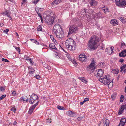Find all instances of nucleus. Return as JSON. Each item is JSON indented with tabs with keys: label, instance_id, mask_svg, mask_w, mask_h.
<instances>
[{
	"label": "nucleus",
	"instance_id": "nucleus-1",
	"mask_svg": "<svg viewBox=\"0 0 126 126\" xmlns=\"http://www.w3.org/2000/svg\"><path fill=\"white\" fill-rule=\"evenodd\" d=\"M100 41L98 37L95 36H92L89 41L88 47L91 50H94L97 48L99 45L98 44Z\"/></svg>",
	"mask_w": 126,
	"mask_h": 126
},
{
	"label": "nucleus",
	"instance_id": "nucleus-2",
	"mask_svg": "<svg viewBox=\"0 0 126 126\" xmlns=\"http://www.w3.org/2000/svg\"><path fill=\"white\" fill-rule=\"evenodd\" d=\"M75 44V42L71 38L67 39L65 43L66 47L70 50H75L76 47Z\"/></svg>",
	"mask_w": 126,
	"mask_h": 126
},
{
	"label": "nucleus",
	"instance_id": "nucleus-3",
	"mask_svg": "<svg viewBox=\"0 0 126 126\" xmlns=\"http://www.w3.org/2000/svg\"><path fill=\"white\" fill-rule=\"evenodd\" d=\"M110 76L108 75H104L103 77H101V78L99 79V81L106 85L110 81Z\"/></svg>",
	"mask_w": 126,
	"mask_h": 126
},
{
	"label": "nucleus",
	"instance_id": "nucleus-4",
	"mask_svg": "<svg viewBox=\"0 0 126 126\" xmlns=\"http://www.w3.org/2000/svg\"><path fill=\"white\" fill-rule=\"evenodd\" d=\"M103 70L101 69L96 70L94 73L95 77L98 78L99 79L101 78V77L103 76Z\"/></svg>",
	"mask_w": 126,
	"mask_h": 126
},
{
	"label": "nucleus",
	"instance_id": "nucleus-5",
	"mask_svg": "<svg viewBox=\"0 0 126 126\" xmlns=\"http://www.w3.org/2000/svg\"><path fill=\"white\" fill-rule=\"evenodd\" d=\"M38 97L36 94H33L30 96V98L29 103L31 104H32L37 99Z\"/></svg>",
	"mask_w": 126,
	"mask_h": 126
},
{
	"label": "nucleus",
	"instance_id": "nucleus-6",
	"mask_svg": "<svg viewBox=\"0 0 126 126\" xmlns=\"http://www.w3.org/2000/svg\"><path fill=\"white\" fill-rule=\"evenodd\" d=\"M115 3L120 7L126 5V0H115Z\"/></svg>",
	"mask_w": 126,
	"mask_h": 126
},
{
	"label": "nucleus",
	"instance_id": "nucleus-7",
	"mask_svg": "<svg viewBox=\"0 0 126 126\" xmlns=\"http://www.w3.org/2000/svg\"><path fill=\"white\" fill-rule=\"evenodd\" d=\"M78 28L75 26H72L69 28L68 35L73 33H76L77 31Z\"/></svg>",
	"mask_w": 126,
	"mask_h": 126
},
{
	"label": "nucleus",
	"instance_id": "nucleus-8",
	"mask_svg": "<svg viewBox=\"0 0 126 126\" xmlns=\"http://www.w3.org/2000/svg\"><path fill=\"white\" fill-rule=\"evenodd\" d=\"M54 20L53 17L47 16L46 17L45 21L48 25H51L53 23Z\"/></svg>",
	"mask_w": 126,
	"mask_h": 126
},
{
	"label": "nucleus",
	"instance_id": "nucleus-9",
	"mask_svg": "<svg viewBox=\"0 0 126 126\" xmlns=\"http://www.w3.org/2000/svg\"><path fill=\"white\" fill-rule=\"evenodd\" d=\"M91 64L88 66V68L89 69H90L91 70H93L95 68V67L94 65L95 62L94 60V59L93 58L91 60Z\"/></svg>",
	"mask_w": 126,
	"mask_h": 126
},
{
	"label": "nucleus",
	"instance_id": "nucleus-10",
	"mask_svg": "<svg viewBox=\"0 0 126 126\" xmlns=\"http://www.w3.org/2000/svg\"><path fill=\"white\" fill-rule=\"evenodd\" d=\"M55 34L56 37L58 38L61 39L63 37L64 35L62 30L54 33Z\"/></svg>",
	"mask_w": 126,
	"mask_h": 126
},
{
	"label": "nucleus",
	"instance_id": "nucleus-11",
	"mask_svg": "<svg viewBox=\"0 0 126 126\" xmlns=\"http://www.w3.org/2000/svg\"><path fill=\"white\" fill-rule=\"evenodd\" d=\"M39 102V101H37L34 105L32 106L30 108L29 111L28 113L29 114H31L35 107L38 105Z\"/></svg>",
	"mask_w": 126,
	"mask_h": 126
},
{
	"label": "nucleus",
	"instance_id": "nucleus-12",
	"mask_svg": "<svg viewBox=\"0 0 126 126\" xmlns=\"http://www.w3.org/2000/svg\"><path fill=\"white\" fill-rule=\"evenodd\" d=\"M62 28L60 25L58 24H56L53 27V32L54 33L61 30Z\"/></svg>",
	"mask_w": 126,
	"mask_h": 126
},
{
	"label": "nucleus",
	"instance_id": "nucleus-13",
	"mask_svg": "<svg viewBox=\"0 0 126 126\" xmlns=\"http://www.w3.org/2000/svg\"><path fill=\"white\" fill-rule=\"evenodd\" d=\"M79 60L82 62H85L87 60V56L85 54H80L79 56Z\"/></svg>",
	"mask_w": 126,
	"mask_h": 126
},
{
	"label": "nucleus",
	"instance_id": "nucleus-14",
	"mask_svg": "<svg viewBox=\"0 0 126 126\" xmlns=\"http://www.w3.org/2000/svg\"><path fill=\"white\" fill-rule=\"evenodd\" d=\"M113 49L112 47H108L106 49L105 51L106 52H108V54H110L113 52Z\"/></svg>",
	"mask_w": 126,
	"mask_h": 126
},
{
	"label": "nucleus",
	"instance_id": "nucleus-15",
	"mask_svg": "<svg viewBox=\"0 0 126 126\" xmlns=\"http://www.w3.org/2000/svg\"><path fill=\"white\" fill-rule=\"evenodd\" d=\"M125 106L124 105H122L120 107V109L119 110L118 113V115L122 114L124 111V109H125Z\"/></svg>",
	"mask_w": 126,
	"mask_h": 126
},
{
	"label": "nucleus",
	"instance_id": "nucleus-16",
	"mask_svg": "<svg viewBox=\"0 0 126 126\" xmlns=\"http://www.w3.org/2000/svg\"><path fill=\"white\" fill-rule=\"evenodd\" d=\"M61 1V0H55L52 2L51 4L52 6H55L58 4Z\"/></svg>",
	"mask_w": 126,
	"mask_h": 126
},
{
	"label": "nucleus",
	"instance_id": "nucleus-17",
	"mask_svg": "<svg viewBox=\"0 0 126 126\" xmlns=\"http://www.w3.org/2000/svg\"><path fill=\"white\" fill-rule=\"evenodd\" d=\"M119 56L120 57H124L126 56V49L124 50L119 54Z\"/></svg>",
	"mask_w": 126,
	"mask_h": 126
},
{
	"label": "nucleus",
	"instance_id": "nucleus-18",
	"mask_svg": "<svg viewBox=\"0 0 126 126\" xmlns=\"http://www.w3.org/2000/svg\"><path fill=\"white\" fill-rule=\"evenodd\" d=\"M66 113L70 117H74L75 116L74 113L70 110L67 111Z\"/></svg>",
	"mask_w": 126,
	"mask_h": 126
},
{
	"label": "nucleus",
	"instance_id": "nucleus-19",
	"mask_svg": "<svg viewBox=\"0 0 126 126\" xmlns=\"http://www.w3.org/2000/svg\"><path fill=\"white\" fill-rule=\"evenodd\" d=\"M90 3L91 6H95L97 5V2L95 0H91Z\"/></svg>",
	"mask_w": 126,
	"mask_h": 126
},
{
	"label": "nucleus",
	"instance_id": "nucleus-20",
	"mask_svg": "<svg viewBox=\"0 0 126 126\" xmlns=\"http://www.w3.org/2000/svg\"><path fill=\"white\" fill-rule=\"evenodd\" d=\"M110 23L113 25L116 26L118 24V22L117 20L114 19L111 20Z\"/></svg>",
	"mask_w": 126,
	"mask_h": 126
},
{
	"label": "nucleus",
	"instance_id": "nucleus-21",
	"mask_svg": "<svg viewBox=\"0 0 126 126\" xmlns=\"http://www.w3.org/2000/svg\"><path fill=\"white\" fill-rule=\"evenodd\" d=\"M28 69L29 70V73L32 75V74L33 73L34 70L31 66H29L28 67Z\"/></svg>",
	"mask_w": 126,
	"mask_h": 126
},
{
	"label": "nucleus",
	"instance_id": "nucleus-22",
	"mask_svg": "<svg viewBox=\"0 0 126 126\" xmlns=\"http://www.w3.org/2000/svg\"><path fill=\"white\" fill-rule=\"evenodd\" d=\"M49 48L53 49H54L55 50H57V48L55 47L54 44L51 43L49 44Z\"/></svg>",
	"mask_w": 126,
	"mask_h": 126
},
{
	"label": "nucleus",
	"instance_id": "nucleus-23",
	"mask_svg": "<svg viewBox=\"0 0 126 126\" xmlns=\"http://www.w3.org/2000/svg\"><path fill=\"white\" fill-rule=\"evenodd\" d=\"M126 122V119L125 118H122L120 121V125L122 124V125L124 126Z\"/></svg>",
	"mask_w": 126,
	"mask_h": 126
},
{
	"label": "nucleus",
	"instance_id": "nucleus-24",
	"mask_svg": "<svg viewBox=\"0 0 126 126\" xmlns=\"http://www.w3.org/2000/svg\"><path fill=\"white\" fill-rule=\"evenodd\" d=\"M97 17V18H102L103 17L102 16L101 13L100 12H99L98 13H97L95 16V17Z\"/></svg>",
	"mask_w": 126,
	"mask_h": 126
},
{
	"label": "nucleus",
	"instance_id": "nucleus-25",
	"mask_svg": "<svg viewBox=\"0 0 126 126\" xmlns=\"http://www.w3.org/2000/svg\"><path fill=\"white\" fill-rule=\"evenodd\" d=\"M102 10L105 13H107L109 11V9L106 6H104L102 7Z\"/></svg>",
	"mask_w": 126,
	"mask_h": 126
},
{
	"label": "nucleus",
	"instance_id": "nucleus-26",
	"mask_svg": "<svg viewBox=\"0 0 126 126\" xmlns=\"http://www.w3.org/2000/svg\"><path fill=\"white\" fill-rule=\"evenodd\" d=\"M119 70L118 69H112L111 72L115 74H117L119 72Z\"/></svg>",
	"mask_w": 126,
	"mask_h": 126
},
{
	"label": "nucleus",
	"instance_id": "nucleus-27",
	"mask_svg": "<svg viewBox=\"0 0 126 126\" xmlns=\"http://www.w3.org/2000/svg\"><path fill=\"white\" fill-rule=\"evenodd\" d=\"M106 85H108V87L109 88H110L113 86V83L112 82L110 81Z\"/></svg>",
	"mask_w": 126,
	"mask_h": 126
},
{
	"label": "nucleus",
	"instance_id": "nucleus-28",
	"mask_svg": "<svg viewBox=\"0 0 126 126\" xmlns=\"http://www.w3.org/2000/svg\"><path fill=\"white\" fill-rule=\"evenodd\" d=\"M79 79L83 82L85 83H87V81L84 78H80Z\"/></svg>",
	"mask_w": 126,
	"mask_h": 126
},
{
	"label": "nucleus",
	"instance_id": "nucleus-29",
	"mask_svg": "<svg viewBox=\"0 0 126 126\" xmlns=\"http://www.w3.org/2000/svg\"><path fill=\"white\" fill-rule=\"evenodd\" d=\"M126 67V64H124L123 66H121L120 67L121 70L120 72H121Z\"/></svg>",
	"mask_w": 126,
	"mask_h": 126
},
{
	"label": "nucleus",
	"instance_id": "nucleus-30",
	"mask_svg": "<svg viewBox=\"0 0 126 126\" xmlns=\"http://www.w3.org/2000/svg\"><path fill=\"white\" fill-rule=\"evenodd\" d=\"M23 101H26V102H27L28 100V98L26 96H24L23 97H21Z\"/></svg>",
	"mask_w": 126,
	"mask_h": 126
},
{
	"label": "nucleus",
	"instance_id": "nucleus-31",
	"mask_svg": "<svg viewBox=\"0 0 126 126\" xmlns=\"http://www.w3.org/2000/svg\"><path fill=\"white\" fill-rule=\"evenodd\" d=\"M37 29L38 31H42V26L41 25L38 26L37 28Z\"/></svg>",
	"mask_w": 126,
	"mask_h": 126
},
{
	"label": "nucleus",
	"instance_id": "nucleus-32",
	"mask_svg": "<svg viewBox=\"0 0 126 126\" xmlns=\"http://www.w3.org/2000/svg\"><path fill=\"white\" fill-rule=\"evenodd\" d=\"M57 108L58 109L61 110H63L64 109V108L63 107L59 105H58L57 106Z\"/></svg>",
	"mask_w": 126,
	"mask_h": 126
},
{
	"label": "nucleus",
	"instance_id": "nucleus-33",
	"mask_svg": "<svg viewBox=\"0 0 126 126\" xmlns=\"http://www.w3.org/2000/svg\"><path fill=\"white\" fill-rule=\"evenodd\" d=\"M109 121L108 120H106L105 121V124L106 126H109Z\"/></svg>",
	"mask_w": 126,
	"mask_h": 126
},
{
	"label": "nucleus",
	"instance_id": "nucleus-34",
	"mask_svg": "<svg viewBox=\"0 0 126 126\" xmlns=\"http://www.w3.org/2000/svg\"><path fill=\"white\" fill-rule=\"evenodd\" d=\"M124 96L123 95H122L120 98V101L121 102H123L124 100Z\"/></svg>",
	"mask_w": 126,
	"mask_h": 126
},
{
	"label": "nucleus",
	"instance_id": "nucleus-35",
	"mask_svg": "<svg viewBox=\"0 0 126 126\" xmlns=\"http://www.w3.org/2000/svg\"><path fill=\"white\" fill-rule=\"evenodd\" d=\"M6 95L5 94L1 95L0 97V100L3 99L4 98L6 97Z\"/></svg>",
	"mask_w": 126,
	"mask_h": 126
},
{
	"label": "nucleus",
	"instance_id": "nucleus-36",
	"mask_svg": "<svg viewBox=\"0 0 126 126\" xmlns=\"http://www.w3.org/2000/svg\"><path fill=\"white\" fill-rule=\"evenodd\" d=\"M2 61L5 62H9V61L6 59L4 58H2Z\"/></svg>",
	"mask_w": 126,
	"mask_h": 126
},
{
	"label": "nucleus",
	"instance_id": "nucleus-37",
	"mask_svg": "<svg viewBox=\"0 0 126 126\" xmlns=\"http://www.w3.org/2000/svg\"><path fill=\"white\" fill-rule=\"evenodd\" d=\"M26 0H22V2L21 3V5H24L26 2Z\"/></svg>",
	"mask_w": 126,
	"mask_h": 126
},
{
	"label": "nucleus",
	"instance_id": "nucleus-38",
	"mask_svg": "<svg viewBox=\"0 0 126 126\" xmlns=\"http://www.w3.org/2000/svg\"><path fill=\"white\" fill-rule=\"evenodd\" d=\"M119 19L121 21H122V22H125L123 18L122 17H120L119 18Z\"/></svg>",
	"mask_w": 126,
	"mask_h": 126
},
{
	"label": "nucleus",
	"instance_id": "nucleus-39",
	"mask_svg": "<svg viewBox=\"0 0 126 126\" xmlns=\"http://www.w3.org/2000/svg\"><path fill=\"white\" fill-rule=\"evenodd\" d=\"M39 1V0H34L33 1V3H34L35 4H36Z\"/></svg>",
	"mask_w": 126,
	"mask_h": 126
},
{
	"label": "nucleus",
	"instance_id": "nucleus-40",
	"mask_svg": "<svg viewBox=\"0 0 126 126\" xmlns=\"http://www.w3.org/2000/svg\"><path fill=\"white\" fill-rule=\"evenodd\" d=\"M30 40H31L32 41V42H33V43H38V42L36 41L35 40H34V39H30Z\"/></svg>",
	"mask_w": 126,
	"mask_h": 126
},
{
	"label": "nucleus",
	"instance_id": "nucleus-41",
	"mask_svg": "<svg viewBox=\"0 0 126 126\" xmlns=\"http://www.w3.org/2000/svg\"><path fill=\"white\" fill-rule=\"evenodd\" d=\"M89 99L88 98H84V102L87 101H88L89 100Z\"/></svg>",
	"mask_w": 126,
	"mask_h": 126
},
{
	"label": "nucleus",
	"instance_id": "nucleus-42",
	"mask_svg": "<svg viewBox=\"0 0 126 126\" xmlns=\"http://www.w3.org/2000/svg\"><path fill=\"white\" fill-rule=\"evenodd\" d=\"M9 31V30L8 29H7L6 30H4L3 31V32L4 33H6L8 32Z\"/></svg>",
	"mask_w": 126,
	"mask_h": 126
},
{
	"label": "nucleus",
	"instance_id": "nucleus-43",
	"mask_svg": "<svg viewBox=\"0 0 126 126\" xmlns=\"http://www.w3.org/2000/svg\"><path fill=\"white\" fill-rule=\"evenodd\" d=\"M83 10H84V9L82 10L81 12V15H86V13H85V11H83Z\"/></svg>",
	"mask_w": 126,
	"mask_h": 126
},
{
	"label": "nucleus",
	"instance_id": "nucleus-44",
	"mask_svg": "<svg viewBox=\"0 0 126 126\" xmlns=\"http://www.w3.org/2000/svg\"><path fill=\"white\" fill-rule=\"evenodd\" d=\"M0 90L1 91L3 92L5 90V89L3 87H1L0 88Z\"/></svg>",
	"mask_w": 126,
	"mask_h": 126
},
{
	"label": "nucleus",
	"instance_id": "nucleus-45",
	"mask_svg": "<svg viewBox=\"0 0 126 126\" xmlns=\"http://www.w3.org/2000/svg\"><path fill=\"white\" fill-rule=\"evenodd\" d=\"M4 14L5 15L8 16L9 13L7 12V11L6 10L5 11Z\"/></svg>",
	"mask_w": 126,
	"mask_h": 126
},
{
	"label": "nucleus",
	"instance_id": "nucleus-46",
	"mask_svg": "<svg viewBox=\"0 0 126 126\" xmlns=\"http://www.w3.org/2000/svg\"><path fill=\"white\" fill-rule=\"evenodd\" d=\"M16 50L19 53L20 51V50L19 48L18 47H16Z\"/></svg>",
	"mask_w": 126,
	"mask_h": 126
},
{
	"label": "nucleus",
	"instance_id": "nucleus-47",
	"mask_svg": "<svg viewBox=\"0 0 126 126\" xmlns=\"http://www.w3.org/2000/svg\"><path fill=\"white\" fill-rule=\"evenodd\" d=\"M84 10L83 11H85V12L86 14L88 12V10L86 9H84Z\"/></svg>",
	"mask_w": 126,
	"mask_h": 126
},
{
	"label": "nucleus",
	"instance_id": "nucleus-48",
	"mask_svg": "<svg viewBox=\"0 0 126 126\" xmlns=\"http://www.w3.org/2000/svg\"><path fill=\"white\" fill-rule=\"evenodd\" d=\"M115 94H113L111 96V98L113 99H114L115 98Z\"/></svg>",
	"mask_w": 126,
	"mask_h": 126
},
{
	"label": "nucleus",
	"instance_id": "nucleus-49",
	"mask_svg": "<svg viewBox=\"0 0 126 126\" xmlns=\"http://www.w3.org/2000/svg\"><path fill=\"white\" fill-rule=\"evenodd\" d=\"M16 94V93L15 91H13L12 93V95L13 96H15Z\"/></svg>",
	"mask_w": 126,
	"mask_h": 126
},
{
	"label": "nucleus",
	"instance_id": "nucleus-50",
	"mask_svg": "<svg viewBox=\"0 0 126 126\" xmlns=\"http://www.w3.org/2000/svg\"><path fill=\"white\" fill-rule=\"evenodd\" d=\"M67 58H68V59L69 60H71V57L69 55V54H68V55H67Z\"/></svg>",
	"mask_w": 126,
	"mask_h": 126
},
{
	"label": "nucleus",
	"instance_id": "nucleus-51",
	"mask_svg": "<svg viewBox=\"0 0 126 126\" xmlns=\"http://www.w3.org/2000/svg\"><path fill=\"white\" fill-rule=\"evenodd\" d=\"M38 13V16H39L40 18L41 19H42V16L41 15V14L40 13Z\"/></svg>",
	"mask_w": 126,
	"mask_h": 126
},
{
	"label": "nucleus",
	"instance_id": "nucleus-52",
	"mask_svg": "<svg viewBox=\"0 0 126 126\" xmlns=\"http://www.w3.org/2000/svg\"><path fill=\"white\" fill-rule=\"evenodd\" d=\"M121 45L122 47H123L125 46V43H121Z\"/></svg>",
	"mask_w": 126,
	"mask_h": 126
},
{
	"label": "nucleus",
	"instance_id": "nucleus-53",
	"mask_svg": "<svg viewBox=\"0 0 126 126\" xmlns=\"http://www.w3.org/2000/svg\"><path fill=\"white\" fill-rule=\"evenodd\" d=\"M30 63L32 65L34 64V62L32 61V60L30 61Z\"/></svg>",
	"mask_w": 126,
	"mask_h": 126
},
{
	"label": "nucleus",
	"instance_id": "nucleus-54",
	"mask_svg": "<svg viewBox=\"0 0 126 126\" xmlns=\"http://www.w3.org/2000/svg\"><path fill=\"white\" fill-rule=\"evenodd\" d=\"M16 110V109L15 108H12L11 109V111H15V110Z\"/></svg>",
	"mask_w": 126,
	"mask_h": 126
},
{
	"label": "nucleus",
	"instance_id": "nucleus-55",
	"mask_svg": "<svg viewBox=\"0 0 126 126\" xmlns=\"http://www.w3.org/2000/svg\"><path fill=\"white\" fill-rule=\"evenodd\" d=\"M124 61V59H120V60H119V62H120L123 63V62Z\"/></svg>",
	"mask_w": 126,
	"mask_h": 126
},
{
	"label": "nucleus",
	"instance_id": "nucleus-56",
	"mask_svg": "<svg viewBox=\"0 0 126 126\" xmlns=\"http://www.w3.org/2000/svg\"><path fill=\"white\" fill-rule=\"evenodd\" d=\"M35 77L36 78V79H39V78H40V76H39V75H36V76Z\"/></svg>",
	"mask_w": 126,
	"mask_h": 126
},
{
	"label": "nucleus",
	"instance_id": "nucleus-57",
	"mask_svg": "<svg viewBox=\"0 0 126 126\" xmlns=\"http://www.w3.org/2000/svg\"><path fill=\"white\" fill-rule=\"evenodd\" d=\"M82 119V118L81 117H79L77 118V120L79 121L80 120Z\"/></svg>",
	"mask_w": 126,
	"mask_h": 126
},
{
	"label": "nucleus",
	"instance_id": "nucleus-58",
	"mask_svg": "<svg viewBox=\"0 0 126 126\" xmlns=\"http://www.w3.org/2000/svg\"><path fill=\"white\" fill-rule=\"evenodd\" d=\"M104 62H101L100 63V65L102 66H104Z\"/></svg>",
	"mask_w": 126,
	"mask_h": 126
},
{
	"label": "nucleus",
	"instance_id": "nucleus-59",
	"mask_svg": "<svg viewBox=\"0 0 126 126\" xmlns=\"http://www.w3.org/2000/svg\"><path fill=\"white\" fill-rule=\"evenodd\" d=\"M47 122L48 123H50V120L49 119H47Z\"/></svg>",
	"mask_w": 126,
	"mask_h": 126
},
{
	"label": "nucleus",
	"instance_id": "nucleus-60",
	"mask_svg": "<svg viewBox=\"0 0 126 126\" xmlns=\"http://www.w3.org/2000/svg\"><path fill=\"white\" fill-rule=\"evenodd\" d=\"M4 25V24L2 23H0V26L1 27H2Z\"/></svg>",
	"mask_w": 126,
	"mask_h": 126
},
{
	"label": "nucleus",
	"instance_id": "nucleus-61",
	"mask_svg": "<svg viewBox=\"0 0 126 126\" xmlns=\"http://www.w3.org/2000/svg\"><path fill=\"white\" fill-rule=\"evenodd\" d=\"M17 122L16 121H15L14 122L13 124V125H16L17 124Z\"/></svg>",
	"mask_w": 126,
	"mask_h": 126
},
{
	"label": "nucleus",
	"instance_id": "nucleus-62",
	"mask_svg": "<svg viewBox=\"0 0 126 126\" xmlns=\"http://www.w3.org/2000/svg\"><path fill=\"white\" fill-rule=\"evenodd\" d=\"M50 38L52 40L53 39H54V38L53 37V36L52 35H50Z\"/></svg>",
	"mask_w": 126,
	"mask_h": 126
},
{
	"label": "nucleus",
	"instance_id": "nucleus-63",
	"mask_svg": "<svg viewBox=\"0 0 126 126\" xmlns=\"http://www.w3.org/2000/svg\"><path fill=\"white\" fill-rule=\"evenodd\" d=\"M73 60V63L74 64H77L76 62L74 60Z\"/></svg>",
	"mask_w": 126,
	"mask_h": 126
},
{
	"label": "nucleus",
	"instance_id": "nucleus-64",
	"mask_svg": "<svg viewBox=\"0 0 126 126\" xmlns=\"http://www.w3.org/2000/svg\"><path fill=\"white\" fill-rule=\"evenodd\" d=\"M84 103V101H83L82 102H80V104L81 105H82L83 104V103Z\"/></svg>",
	"mask_w": 126,
	"mask_h": 126
}]
</instances>
